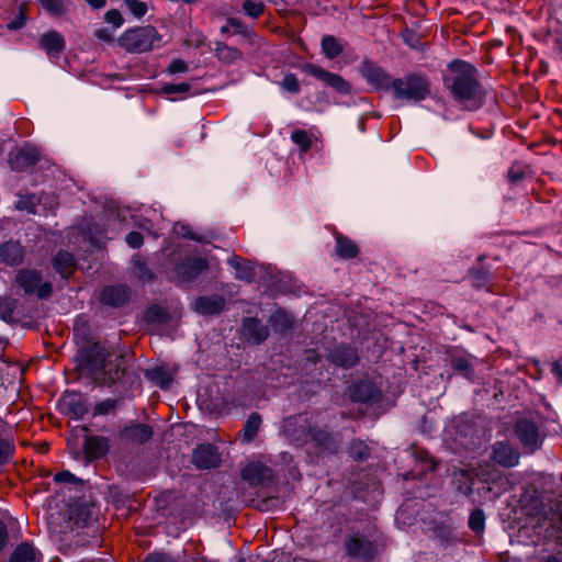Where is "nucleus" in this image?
<instances>
[{
    "instance_id": "1",
    "label": "nucleus",
    "mask_w": 562,
    "mask_h": 562,
    "mask_svg": "<svg viewBox=\"0 0 562 562\" xmlns=\"http://www.w3.org/2000/svg\"><path fill=\"white\" fill-rule=\"evenodd\" d=\"M477 76V69L464 60H452L447 67L445 83L468 110H476L483 103L484 93Z\"/></svg>"
},
{
    "instance_id": "2",
    "label": "nucleus",
    "mask_w": 562,
    "mask_h": 562,
    "mask_svg": "<svg viewBox=\"0 0 562 562\" xmlns=\"http://www.w3.org/2000/svg\"><path fill=\"white\" fill-rule=\"evenodd\" d=\"M111 356L110 351L100 344H91L79 350L78 367L82 372L93 376L102 375L109 383L121 381L125 374V369L121 366L122 357H116L119 362L114 370L108 369L106 359Z\"/></svg>"
},
{
    "instance_id": "3",
    "label": "nucleus",
    "mask_w": 562,
    "mask_h": 562,
    "mask_svg": "<svg viewBox=\"0 0 562 562\" xmlns=\"http://www.w3.org/2000/svg\"><path fill=\"white\" fill-rule=\"evenodd\" d=\"M161 35L153 25L128 29L119 37V45L131 54H142L159 47Z\"/></svg>"
},
{
    "instance_id": "4",
    "label": "nucleus",
    "mask_w": 562,
    "mask_h": 562,
    "mask_svg": "<svg viewBox=\"0 0 562 562\" xmlns=\"http://www.w3.org/2000/svg\"><path fill=\"white\" fill-rule=\"evenodd\" d=\"M391 91L396 100L420 102L430 94L431 85L424 75L408 74L395 78Z\"/></svg>"
},
{
    "instance_id": "5",
    "label": "nucleus",
    "mask_w": 562,
    "mask_h": 562,
    "mask_svg": "<svg viewBox=\"0 0 562 562\" xmlns=\"http://www.w3.org/2000/svg\"><path fill=\"white\" fill-rule=\"evenodd\" d=\"M15 284L22 289L23 294L35 296L40 300L48 297L53 292V285L43 280L41 271L34 269H21L15 276Z\"/></svg>"
},
{
    "instance_id": "6",
    "label": "nucleus",
    "mask_w": 562,
    "mask_h": 562,
    "mask_svg": "<svg viewBox=\"0 0 562 562\" xmlns=\"http://www.w3.org/2000/svg\"><path fill=\"white\" fill-rule=\"evenodd\" d=\"M314 420L307 413L292 415L283 419L282 432L293 445L304 446L310 442Z\"/></svg>"
},
{
    "instance_id": "7",
    "label": "nucleus",
    "mask_w": 562,
    "mask_h": 562,
    "mask_svg": "<svg viewBox=\"0 0 562 562\" xmlns=\"http://www.w3.org/2000/svg\"><path fill=\"white\" fill-rule=\"evenodd\" d=\"M209 267V262L202 257H186L172 269L171 279L179 284H188L194 281Z\"/></svg>"
},
{
    "instance_id": "8",
    "label": "nucleus",
    "mask_w": 562,
    "mask_h": 562,
    "mask_svg": "<svg viewBox=\"0 0 562 562\" xmlns=\"http://www.w3.org/2000/svg\"><path fill=\"white\" fill-rule=\"evenodd\" d=\"M359 72L374 90L391 91L395 78L378 64L363 60L359 66Z\"/></svg>"
},
{
    "instance_id": "9",
    "label": "nucleus",
    "mask_w": 562,
    "mask_h": 562,
    "mask_svg": "<svg viewBox=\"0 0 562 562\" xmlns=\"http://www.w3.org/2000/svg\"><path fill=\"white\" fill-rule=\"evenodd\" d=\"M302 71L314 77L315 79L324 82L326 86L333 88L340 94H349L351 91L350 83L345 80L340 75L330 72L321 66L312 63H305L301 67Z\"/></svg>"
},
{
    "instance_id": "10",
    "label": "nucleus",
    "mask_w": 562,
    "mask_h": 562,
    "mask_svg": "<svg viewBox=\"0 0 562 562\" xmlns=\"http://www.w3.org/2000/svg\"><path fill=\"white\" fill-rule=\"evenodd\" d=\"M345 550L349 558L358 562H369L375 554L374 543L360 533L351 535L345 539Z\"/></svg>"
},
{
    "instance_id": "11",
    "label": "nucleus",
    "mask_w": 562,
    "mask_h": 562,
    "mask_svg": "<svg viewBox=\"0 0 562 562\" xmlns=\"http://www.w3.org/2000/svg\"><path fill=\"white\" fill-rule=\"evenodd\" d=\"M514 432L521 446L529 452H535L541 446L538 426L527 418L516 420Z\"/></svg>"
},
{
    "instance_id": "12",
    "label": "nucleus",
    "mask_w": 562,
    "mask_h": 562,
    "mask_svg": "<svg viewBox=\"0 0 562 562\" xmlns=\"http://www.w3.org/2000/svg\"><path fill=\"white\" fill-rule=\"evenodd\" d=\"M192 463L200 470L215 469L221 465L222 456L216 446L209 442L201 443L193 450Z\"/></svg>"
},
{
    "instance_id": "13",
    "label": "nucleus",
    "mask_w": 562,
    "mask_h": 562,
    "mask_svg": "<svg viewBox=\"0 0 562 562\" xmlns=\"http://www.w3.org/2000/svg\"><path fill=\"white\" fill-rule=\"evenodd\" d=\"M240 475L250 485H268L274 479L272 469L260 462L248 463L241 469Z\"/></svg>"
},
{
    "instance_id": "14",
    "label": "nucleus",
    "mask_w": 562,
    "mask_h": 562,
    "mask_svg": "<svg viewBox=\"0 0 562 562\" xmlns=\"http://www.w3.org/2000/svg\"><path fill=\"white\" fill-rule=\"evenodd\" d=\"M349 396L352 402L376 403L380 401L382 393L373 382L361 380L349 386Z\"/></svg>"
},
{
    "instance_id": "15",
    "label": "nucleus",
    "mask_w": 562,
    "mask_h": 562,
    "mask_svg": "<svg viewBox=\"0 0 562 562\" xmlns=\"http://www.w3.org/2000/svg\"><path fill=\"white\" fill-rule=\"evenodd\" d=\"M110 440L103 436L87 435L83 440V453L87 462L100 460L108 454Z\"/></svg>"
},
{
    "instance_id": "16",
    "label": "nucleus",
    "mask_w": 562,
    "mask_h": 562,
    "mask_svg": "<svg viewBox=\"0 0 562 562\" xmlns=\"http://www.w3.org/2000/svg\"><path fill=\"white\" fill-rule=\"evenodd\" d=\"M40 160V153L35 148H19L10 151L9 165L14 171H24Z\"/></svg>"
},
{
    "instance_id": "17",
    "label": "nucleus",
    "mask_w": 562,
    "mask_h": 562,
    "mask_svg": "<svg viewBox=\"0 0 562 562\" xmlns=\"http://www.w3.org/2000/svg\"><path fill=\"white\" fill-rule=\"evenodd\" d=\"M243 337L252 345H260L269 336V328L258 318L247 317L241 326Z\"/></svg>"
},
{
    "instance_id": "18",
    "label": "nucleus",
    "mask_w": 562,
    "mask_h": 562,
    "mask_svg": "<svg viewBox=\"0 0 562 562\" xmlns=\"http://www.w3.org/2000/svg\"><path fill=\"white\" fill-rule=\"evenodd\" d=\"M153 434V428L149 425L133 423L121 430L120 437L126 442L143 445L151 439Z\"/></svg>"
},
{
    "instance_id": "19",
    "label": "nucleus",
    "mask_w": 562,
    "mask_h": 562,
    "mask_svg": "<svg viewBox=\"0 0 562 562\" xmlns=\"http://www.w3.org/2000/svg\"><path fill=\"white\" fill-rule=\"evenodd\" d=\"M492 459L505 468H512L518 464L519 453L508 442L497 441L493 446Z\"/></svg>"
},
{
    "instance_id": "20",
    "label": "nucleus",
    "mask_w": 562,
    "mask_h": 562,
    "mask_svg": "<svg viewBox=\"0 0 562 562\" xmlns=\"http://www.w3.org/2000/svg\"><path fill=\"white\" fill-rule=\"evenodd\" d=\"M40 48L43 49L48 56L59 57L66 48L64 37L57 31H48L40 38Z\"/></svg>"
},
{
    "instance_id": "21",
    "label": "nucleus",
    "mask_w": 562,
    "mask_h": 562,
    "mask_svg": "<svg viewBox=\"0 0 562 562\" xmlns=\"http://www.w3.org/2000/svg\"><path fill=\"white\" fill-rule=\"evenodd\" d=\"M310 442H313L315 447L330 453L336 452L339 447V442L334 435L326 429L317 428L315 423L311 430Z\"/></svg>"
},
{
    "instance_id": "22",
    "label": "nucleus",
    "mask_w": 562,
    "mask_h": 562,
    "mask_svg": "<svg viewBox=\"0 0 562 562\" xmlns=\"http://www.w3.org/2000/svg\"><path fill=\"white\" fill-rule=\"evenodd\" d=\"M225 300L221 295L200 296L193 303V308L201 315H215L222 312Z\"/></svg>"
},
{
    "instance_id": "23",
    "label": "nucleus",
    "mask_w": 562,
    "mask_h": 562,
    "mask_svg": "<svg viewBox=\"0 0 562 562\" xmlns=\"http://www.w3.org/2000/svg\"><path fill=\"white\" fill-rule=\"evenodd\" d=\"M52 266L63 279H68L75 272L77 261L70 252L60 250L53 257Z\"/></svg>"
},
{
    "instance_id": "24",
    "label": "nucleus",
    "mask_w": 562,
    "mask_h": 562,
    "mask_svg": "<svg viewBox=\"0 0 562 562\" xmlns=\"http://www.w3.org/2000/svg\"><path fill=\"white\" fill-rule=\"evenodd\" d=\"M328 359L331 363L348 369L358 362V355L352 347L338 346L329 352Z\"/></svg>"
},
{
    "instance_id": "25",
    "label": "nucleus",
    "mask_w": 562,
    "mask_h": 562,
    "mask_svg": "<svg viewBox=\"0 0 562 562\" xmlns=\"http://www.w3.org/2000/svg\"><path fill=\"white\" fill-rule=\"evenodd\" d=\"M128 299V288L126 285L105 286L100 295V301L113 307L123 305Z\"/></svg>"
},
{
    "instance_id": "26",
    "label": "nucleus",
    "mask_w": 562,
    "mask_h": 562,
    "mask_svg": "<svg viewBox=\"0 0 562 562\" xmlns=\"http://www.w3.org/2000/svg\"><path fill=\"white\" fill-rule=\"evenodd\" d=\"M0 257L9 266H15L22 262L24 249L18 241L9 240L1 245Z\"/></svg>"
},
{
    "instance_id": "27",
    "label": "nucleus",
    "mask_w": 562,
    "mask_h": 562,
    "mask_svg": "<svg viewBox=\"0 0 562 562\" xmlns=\"http://www.w3.org/2000/svg\"><path fill=\"white\" fill-rule=\"evenodd\" d=\"M10 562H42V554L33 544L23 542L14 549Z\"/></svg>"
},
{
    "instance_id": "28",
    "label": "nucleus",
    "mask_w": 562,
    "mask_h": 562,
    "mask_svg": "<svg viewBox=\"0 0 562 562\" xmlns=\"http://www.w3.org/2000/svg\"><path fill=\"white\" fill-rule=\"evenodd\" d=\"M335 239H336L335 251L339 258L348 260V259H353L358 256L359 247L349 237H347L340 233H336Z\"/></svg>"
},
{
    "instance_id": "29",
    "label": "nucleus",
    "mask_w": 562,
    "mask_h": 562,
    "mask_svg": "<svg viewBox=\"0 0 562 562\" xmlns=\"http://www.w3.org/2000/svg\"><path fill=\"white\" fill-rule=\"evenodd\" d=\"M262 424V418L258 413H251L239 431L241 442L249 443L257 436Z\"/></svg>"
},
{
    "instance_id": "30",
    "label": "nucleus",
    "mask_w": 562,
    "mask_h": 562,
    "mask_svg": "<svg viewBox=\"0 0 562 562\" xmlns=\"http://www.w3.org/2000/svg\"><path fill=\"white\" fill-rule=\"evenodd\" d=\"M214 52L217 59L226 64H232L243 57V54L238 48L228 46L223 42L215 43Z\"/></svg>"
},
{
    "instance_id": "31",
    "label": "nucleus",
    "mask_w": 562,
    "mask_h": 562,
    "mask_svg": "<svg viewBox=\"0 0 562 562\" xmlns=\"http://www.w3.org/2000/svg\"><path fill=\"white\" fill-rule=\"evenodd\" d=\"M322 52L328 59L337 58L342 52L344 46L334 35H325L321 41Z\"/></svg>"
},
{
    "instance_id": "32",
    "label": "nucleus",
    "mask_w": 562,
    "mask_h": 562,
    "mask_svg": "<svg viewBox=\"0 0 562 562\" xmlns=\"http://www.w3.org/2000/svg\"><path fill=\"white\" fill-rule=\"evenodd\" d=\"M231 266L236 270V278L241 281L251 282L255 271L249 261L235 257L229 260Z\"/></svg>"
},
{
    "instance_id": "33",
    "label": "nucleus",
    "mask_w": 562,
    "mask_h": 562,
    "mask_svg": "<svg viewBox=\"0 0 562 562\" xmlns=\"http://www.w3.org/2000/svg\"><path fill=\"white\" fill-rule=\"evenodd\" d=\"M146 378L161 389H166L172 382L169 371L162 367H155L146 371Z\"/></svg>"
},
{
    "instance_id": "34",
    "label": "nucleus",
    "mask_w": 562,
    "mask_h": 562,
    "mask_svg": "<svg viewBox=\"0 0 562 562\" xmlns=\"http://www.w3.org/2000/svg\"><path fill=\"white\" fill-rule=\"evenodd\" d=\"M549 515L544 519L549 520V527L557 530L562 538V501H558L550 507Z\"/></svg>"
},
{
    "instance_id": "35",
    "label": "nucleus",
    "mask_w": 562,
    "mask_h": 562,
    "mask_svg": "<svg viewBox=\"0 0 562 562\" xmlns=\"http://www.w3.org/2000/svg\"><path fill=\"white\" fill-rule=\"evenodd\" d=\"M291 140L299 146L301 154H306L313 145L312 136L304 130H294Z\"/></svg>"
},
{
    "instance_id": "36",
    "label": "nucleus",
    "mask_w": 562,
    "mask_h": 562,
    "mask_svg": "<svg viewBox=\"0 0 562 562\" xmlns=\"http://www.w3.org/2000/svg\"><path fill=\"white\" fill-rule=\"evenodd\" d=\"M349 456L356 461H364L370 456L368 446L362 440H352L348 447Z\"/></svg>"
},
{
    "instance_id": "37",
    "label": "nucleus",
    "mask_w": 562,
    "mask_h": 562,
    "mask_svg": "<svg viewBox=\"0 0 562 562\" xmlns=\"http://www.w3.org/2000/svg\"><path fill=\"white\" fill-rule=\"evenodd\" d=\"M241 10L247 16L258 19L265 13L266 4L261 1L244 0Z\"/></svg>"
},
{
    "instance_id": "38",
    "label": "nucleus",
    "mask_w": 562,
    "mask_h": 562,
    "mask_svg": "<svg viewBox=\"0 0 562 562\" xmlns=\"http://www.w3.org/2000/svg\"><path fill=\"white\" fill-rule=\"evenodd\" d=\"M280 88L292 94H297L301 91V85L295 74L288 72L279 82Z\"/></svg>"
},
{
    "instance_id": "39",
    "label": "nucleus",
    "mask_w": 562,
    "mask_h": 562,
    "mask_svg": "<svg viewBox=\"0 0 562 562\" xmlns=\"http://www.w3.org/2000/svg\"><path fill=\"white\" fill-rule=\"evenodd\" d=\"M470 276L472 279V284L476 289H482L490 284L491 282V274L490 271L483 268L479 269H471Z\"/></svg>"
},
{
    "instance_id": "40",
    "label": "nucleus",
    "mask_w": 562,
    "mask_h": 562,
    "mask_svg": "<svg viewBox=\"0 0 562 562\" xmlns=\"http://www.w3.org/2000/svg\"><path fill=\"white\" fill-rule=\"evenodd\" d=\"M120 401L116 398H106L104 401H101L97 403L93 407L92 415L93 416H103L113 413Z\"/></svg>"
},
{
    "instance_id": "41",
    "label": "nucleus",
    "mask_w": 562,
    "mask_h": 562,
    "mask_svg": "<svg viewBox=\"0 0 562 562\" xmlns=\"http://www.w3.org/2000/svg\"><path fill=\"white\" fill-rule=\"evenodd\" d=\"M46 12L54 16H60L66 12L64 0H36Z\"/></svg>"
},
{
    "instance_id": "42",
    "label": "nucleus",
    "mask_w": 562,
    "mask_h": 562,
    "mask_svg": "<svg viewBox=\"0 0 562 562\" xmlns=\"http://www.w3.org/2000/svg\"><path fill=\"white\" fill-rule=\"evenodd\" d=\"M469 527L474 532H482L485 528V515L482 509H474L469 518Z\"/></svg>"
},
{
    "instance_id": "43",
    "label": "nucleus",
    "mask_w": 562,
    "mask_h": 562,
    "mask_svg": "<svg viewBox=\"0 0 562 562\" xmlns=\"http://www.w3.org/2000/svg\"><path fill=\"white\" fill-rule=\"evenodd\" d=\"M15 447L8 439L0 438V468L9 463L13 457Z\"/></svg>"
},
{
    "instance_id": "44",
    "label": "nucleus",
    "mask_w": 562,
    "mask_h": 562,
    "mask_svg": "<svg viewBox=\"0 0 562 562\" xmlns=\"http://www.w3.org/2000/svg\"><path fill=\"white\" fill-rule=\"evenodd\" d=\"M144 318L147 323H164L167 318V313L162 307L153 305L146 310Z\"/></svg>"
},
{
    "instance_id": "45",
    "label": "nucleus",
    "mask_w": 562,
    "mask_h": 562,
    "mask_svg": "<svg viewBox=\"0 0 562 562\" xmlns=\"http://www.w3.org/2000/svg\"><path fill=\"white\" fill-rule=\"evenodd\" d=\"M451 368L465 376H470L473 373L472 364L465 357H453L451 359Z\"/></svg>"
},
{
    "instance_id": "46",
    "label": "nucleus",
    "mask_w": 562,
    "mask_h": 562,
    "mask_svg": "<svg viewBox=\"0 0 562 562\" xmlns=\"http://www.w3.org/2000/svg\"><path fill=\"white\" fill-rule=\"evenodd\" d=\"M125 5L127 7V9L130 10V12L136 18V19H142L148 8H147V4L143 1H139V0H123Z\"/></svg>"
},
{
    "instance_id": "47",
    "label": "nucleus",
    "mask_w": 562,
    "mask_h": 562,
    "mask_svg": "<svg viewBox=\"0 0 562 562\" xmlns=\"http://www.w3.org/2000/svg\"><path fill=\"white\" fill-rule=\"evenodd\" d=\"M15 307V302L9 297L0 296V318L3 321H9L13 316Z\"/></svg>"
},
{
    "instance_id": "48",
    "label": "nucleus",
    "mask_w": 562,
    "mask_h": 562,
    "mask_svg": "<svg viewBox=\"0 0 562 562\" xmlns=\"http://www.w3.org/2000/svg\"><path fill=\"white\" fill-rule=\"evenodd\" d=\"M54 481L56 483H67V484H82L81 479L74 475L70 471L64 470L60 472H57L54 475Z\"/></svg>"
},
{
    "instance_id": "49",
    "label": "nucleus",
    "mask_w": 562,
    "mask_h": 562,
    "mask_svg": "<svg viewBox=\"0 0 562 562\" xmlns=\"http://www.w3.org/2000/svg\"><path fill=\"white\" fill-rule=\"evenodd\" d=\"M133 265L140 279L149 281L154 278L153 272L148 269L146 262H144L140 258L134 257Z\"/></svg>"
},
{
    "instance_id": "50",
    "label": "nucleus",
    "mask_w": 562,
    "mask_h": 562,
    "mask_svg": "<svg viewBox=\"0 0 562 562\" xmlns=\"http://www.w3.org/2000/svg\"><path fill=\"white\" fill-rule=\"evenodd\" d=\"M191 89V86L187 82L181 83H169L161 88L165 94L187 93Z\"/></svg>"
},
{
    "instance_id": "51",
    "label": "nucleus",
    "mask_w": 562,
    "mask_h": 562,
    "mask_svg": "<svg viewBox=\"0 0 562 562\" xmlns=\"http://www.w3.org/2000/svg\"><path fill=\"white\" fill-rule=\"evenodd\" d=\"M26 20H27L26 12L23 9V7H21L19 10L18 16L15 19H13L12 21H10L7 24V27H8V30H11V31L20 30L25 26Z\"/></svg>"
},
{
    "instance_id": "52",
    "label": "nucleus",
    "mask_w": 562,
    "mask_h": 562,
    "mask_svg": "<svg viewBox=\"0 0 562 562\" xmlns=\"http://www.w3.org/2000/svg\"><path fill=\"white\" fill-rule=\"evenodd\" d=\"M104 20L106 23L112 24L114 27H120L124 20L119 10L111 9L104 14Z\"/></svg>"
},
{
    "instance_id": "53",
    "label": "nucleus",
    "mask_w": 562,
    "mask_h": 562,
    "mask_svg": "<svg viewBox=\"0 0 562 562\" xmlns=\"http://www.w3.org/2000/svg\"><path fill=\"white\" fill-rule=\"evenodd\" d=\"M125 241L131 248L137 249L143 245L144 238L140 233L131 232L126 235Z\"/></svg>"
},
{
    "instance_id": "54",
    "label": "nucleus",
    "mask_w": 562,
    "mask_h": 562,
    "mask_svg": "<svg viewBox=\"0 0 562 562\" xmlns=\"http://www.w3.org/2000/svg\"><path fill=\"white\" fill-rule=\"evenodd\" d=\"M227 21H228V24L231 26V30H233V32L235 34H243V35H247L248 34V29L244 24L243 21H240L238 19H235V18H231Z\"/></svg>"
},
{
    "instance_id": "55",
    "label": "nucleus",
    "mask_w": 562,
    "mask_h": 562,
    "mask_svg": "<svg viewBox=\"0 0 562 562\" xmlns=\"http://www.w3.org/2000/svg\"><path fill=\"white\" fill-rule=\"evenodd\" d=\"M188 71V64L182 59H175L168 66V72L182 74Z\"/></svg>"
},
{
    "instance_id": "56",
    "label": "nucleus",
    "mask_w": 562,
    "mask_h": 562,
    "mask_svg": "<svg viewBox=\"0 0 562 562\" xmlns=\"http://www.w3.org/2000/svg\"><path fill=\"white\" fill-rule=\"evenodd\" d=\"M144 562H173L172 558L167 553H149Z\"/></svg>"
},
{
    "instance_id": "57",
    "label": "nucleus",
    "mask_w": 562,
    "mask_h": 562,
    "mask_svg": "<svg viewBox=\"0 0 562 562\" xmlns=\"http://www.w3.org/2000/svg\"><path fill=\"white\" fill-rule=\"evenodd\" d=\"M525 173L520 170H516L514 167H512L508 171V179L510 182L516 183L524 179Z\"/></svg>"
},
{
    "instance_id": "58",
    "label": "nucleus",
    "mask_w": 562,
    "mask_h": 562,
    "mask_svg": "<svg viewBox=\"0 0 562 562\" xmlns=\"http://www.w3.org/2000/svg\"><path fill=\"white\" fill-rule=\"evenodd\" d=\"M8 541V531L5 525L0 521V551L3 550Z\"/></svg>"
},
{
    "instance_id": "59",
    "label": "nucleus",
    "mask_w": 562,
    "mask_h": 562,
    "mask_svg": "<svg viewBox=\"0 0 562 562\" xmlns=\"http://www.w3.org/2000/svg\"><path fill=\"white\" fill-rule=\"evenodd\" d=\"M175 231L179 234H181L183 237L192 239V240H199V238L195 236V234L191 233L190 231L186 229L183 225H181V232L177 231V226L175 227Z\"/></svg>"
},
{
    "instance_id": "60",
    "label": "nucleus",
    "mask_w": 562,
    "mask_h": 562,
    "mask_svg": "<svg viewBox=\"0 0 562 562\" xmlns=\"http://www.w3.org/2000/svg\"><path fill=\"white\" fill-rule=\"evenodd\" d=\"M71 411L74 414L79 416H82L85 413H87V408L80 403L72 404Z\"/></svg>"
},
{
    "instance_id": "61",
    "label": "nucleus",
    "mask_w": 562,
    "mask_h": 562,
    "mask_svg": "<svg viewBox=\"0 0 562 562\" xmlns=\"http://www.w3.org/2000/svg\"><path fill=\"white\" fill-rule=\"evenodd\" d=\"M541 562H562V552L550 554L543 558Z\"/></svg>"
},
{
    "instance_id": "62",
    "label": "nucleus",
    "mask_w": 562,
    "mask_h": 562,
    "mask_svg": "<svg viewBox=\"0 0 562 562\" xmlns=\"http://www.w3.org/2000/svg\"><path fill=\"white\" fill-rule=\"evenodd\" d=\"M86 2L93 9H102L106 4V0H86Z\"/></svg>"
},
{
    "instance_id": "63",
    "label": "nucleus",
    "mask_w": 562,
    "mask_h": 562,
    "mask_svg": "<svg viewBox=\"0 0 562 562\" xmlns=\"http://www.w3.org/2000/svg\"><path fill=\"white\" fill-rule=\"evenodd\" d=\"M552 370L558 379L562 381V367L559 363H554Z\"/></svg>"
},
{
    "instance_id": "64",
    "label": "nucleus",
    "mask_w": 562,
    "mask_h": 562,
    "mask_svg": "<svg viewBox=\"0 0 562 562\" xmlns=\"http://www.w3.org/2000/svg\"><path fill=\"white\" fill-rule=\"evenodd\" d=\"M229 32H231V26H229V24H228V22H227L225 25H223V26L221 27V33H222V34H227V33H229Z\"/></svg>"
}]
</instances>
